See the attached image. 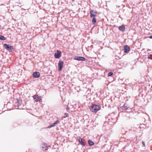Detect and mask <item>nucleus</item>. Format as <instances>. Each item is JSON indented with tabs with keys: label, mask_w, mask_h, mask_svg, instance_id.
Returning <instances> with one entry per match:
<instances>
[{
	"label": "nucleus",
	"mask_w": 152,
	"mask_h": 152,
	"mask_svg": "<svg viewBox=\"0 0 152 152\" xmlns=\"http://www.w3.org/2000/svg\"><path fill=\"white\" fill-rule=\"evenodd\" d=\"M34 99L35 100V101L37 102H40L42 100L41 97L38 96L37 95H35L33 96Z\"/></svg>",
	"instance_id": "6"
},
{
	"label": "nucleus",
	"mask_w": 152,
	"mask_h": 152,
	"mask_svg": "<svg viewBox=\"0 0 152 152\" xmlns=\"http://www.w3.org/2000/svg\"><path fill=\"white\" fill-rule=\"evenodd\" d=\"M61 52L59 50H57V52L54 54V56L56 58H59L61 56Z\"/></svg>",
	"instance_id": "4"
},
{
	"label": "nucleus",
	"mask_w": 152,
	"mask_h": 152,
	"mask_svg": "<svg viewBox=\"0 0 152 152\" xmlns=\"http://www.w3.org/2000/svg\"><path fill=\"white\" fill-rule=\"evenodd\" d=\"M17 104H17V105L18 106V107L19 105H20V104H19V102H17Z\"/></svg>",
	"instance_id": "22"
},
{
	"label": "nucleus",
	"mask_w": 152,
	"mask_h": 152,
	"mask_svg": "<svg viewBox=\"0 0 152 152\" xmlns=\"http://www.w3.org/2000/svg\"><path fill=\"white\" fill-rule=\"evenodd\" d=\"M41 147L42 150L45 151L47 150L49 146L45 143H43L41 144Z\"/></svg>",
	"instance_id": "7"
},
{
	"label": "nucleus",
	"mask_w": 152,
	"mask_h": 152,
	"mask_svg": "<svg viewBox=\"0 0 152 152\" xmlns=\"http://www.w3.org/2000/svg\"><path fill=\"white\" fill-rule=\"evenodd\" d=\"M96 22V19L94 17L93 18L92 20V23L93 24H94Z\"/></svg>",
	"instance_id": "14"
},
{
	"label": "nucleus",
	"mask_w": 152,
	"mask_h": 152,
	"mask_svg": "<svg viewBox=\"0 0 152 152\" xmlns=\"http://www.w3.org/2000/svg\"><path fill=\"white\" fill-rule=\"evenodd\" d=\"M64 64L63 62L61 60H60L58 63V70L60 71L62 69Z\"/></svg>",
	"instance_id": "3"
},
{
	"label": "nucleus",
	"mask_w": 152,
	"mask_h": 152,
	"mask_svg": "<svg viewBox=\"0 0 152 152\" xmlns=\"http://www.w3.org/2000/svg\"><path fill=\"white\" fill-rule=\"evenodd\" d=\"M142 144L144 146H145V143H142Z\"/></svg>",
	"instance_id": "25"
},
{
	"label": "nucleus",
	"mask_w": 152,
	"mask_h": 152,
	"mask_svg": "<svg viewBox=\"0 0 152 152\" xmlns=\"http://www.w3.org/2000/svg\"><path fill=\"white\" fill-rule=\"evenodd\" d=\"M90 17L91 18H94L95 17H96L97 16L96 15V12L92 10H91L90 12Z\"/></svg>",
	"instance_id": "10"
},
{
	"label": "nucleus",
	"mask_w": 152,
	"mask_h": 152,
	"mask_svg": "<svg viewBox=\"0 0 152 152\" xmlns=\"http://www.w3.org/2000/svg\"><path fill=\"white\" fill-rule=\"evenodd\" d=\"M124 50L125 53H127L129 52L130 50L129 47L128 45H125L124 47Z\"/></svg>",
	"instance_id": "8"
},
{
	"label": "nucleus",
	"mask_w": 152,
	"mask_h": 152,
	"mask_svg": "<svg viewBox=\"0 0 152 152\" xmlns=\"http://www.w3.org/2000/svg\"><path fill=\"white\" fill-rule=\"evenodd\" d=\"M101 108V107L99 105L96 104H92L90 107V109L92 112L96 113Z\"/></svg>",
	"instance_id": "1"
},
{
	"label": "nucleus",
	"mask_w": 152,
	"mask_h": 152,
	"mask_svg": "<svg viewBox=\"0 0 152 152\" xmlns=\"http://www.w3.org/2000/svg\"><path fill=\"white\" fill-rule=\"evenodd\" d=\"M113 73L112 72H110L108 73V76H111L113 75Z\"/></svg>",
	"instance_id": "16"
},
{
	"label": "nucleus",
	"mask_w": 152,
	"mask_h": 152,
	"mask_svg": "<svg viewBox=\"0 0 152 152\" xmlns=\"http://www.w3.org/2000/svg\"><path fill=\"white\" fill-rule=\"evenodd\" d=\"M58 122H59V121L58 120L56 121L55 123H53V124H51V125H50L49 128L53 127L55 126L56 125L58 124Z\"/></svg>",
	"instance_id": "12"
},
{
	"label": "nucleus",
	"mask_w": 152,
	"mask_h": 152,
	"mask_svg": "<svg viewBox=\"0 0 152 152\" xmlns=\"http://www.w3.org/2000/svg\"><path fill=\"white\" fill-rule=\"evenodd\" d=\"M88 142H94L91 140H88Z\"/></svg>",
	"instance_id": "20"
},
{
	"label": "nucleus",
	"mask_w": 152,
	"mask_h": 152,
	"mask_svg": "<svg viewBox=\"0 0 152 152\" xmlns=\"http://www.w3.org/2000/svg\"><path fill=\"white\" fill-rule=\"evenodd\" d=\"M142 142L144 143V142H144L142 141Z\"/></svg>",
	"instance_id": "26"
},
{
	"label": "nucleus",
	"mask_w": 152,
	"mask_h": 152,
	"mask_svg": "<svg viewBox=\"0 0 152 152\" xmlns=\"http://www.w3.org/2000/svg\"><path fill=\"white\" fill-rule=\"evenodd\" d=\"M5 48L8 51L12 52L14 50V48L11 45L9 44H5L4 45Z\"/></svg>",
	"instance_id": "2"
},
{
	"label": "nucleus",
	"mask_w": 152,
	"mask_h": 152,
	"mask_svg": "<svg viewBox=\"0 0 152 152\" xmlns=\"http://www.w3.org/2000/svg\"><path fill=\"white\" fill-rule=\"evenodd\" d=\"M33 76L34 78H38L40 76V73L39 72H34L33 73Z\"/></svg>",
	"instance_id": "9"
},
{
	"label": "nucleus",
	"mask_w": 152,
	"mask_h": 152,
	"mask_svg": "<svg viewBox=\"0 0 152 152\" xmlns=\"http://www.w3.org/2000/svg\"><path fill=\"white\" fill-rule=\"evenodd\" d=\"M148 58L149 59H150L151 60H152V55L150 54L149 56H148Z\"/></svg>",
	"instance_id": "18"
},
{
	"label": "nucleus",
	"mask_w": 152,
	"mask_h": 152,
	"mask_svg": "<svg viewBox=\"0 0 152 152\" xmlns=\"http://www.w3.org/2000/svg\"><path fill=\"white\" fill-rule=\"evenodd\" d=\"M79 142H84L83 141L82 139L80 137H79Z\"/></svg>",
	"instance_id": "19"
},
{
	"label": "nucleus",
	"mask_w": 152,
	"mask_h": 152,
	"mask_svg": "<svg viewBox=\"0 0 152 152\" xmlns=\"http://www.w3.org/2000/svg\"><path fill=\"white\" fill-rule=\"evenodd\" d=\"M149 38L150 39H152V35L150 36Z\"/></svg>",
	"instance_id": "24"
},
{
	"label": "nucleus",
	"mask_w": 152,
	"mask_h": 152,
	"mask_svg": "<svg viewBox=\"0 0 152 152\" xmlns=\"http://www.w3.org/2000/svg\"><path fill=\"white\" fill-rule=\"evenodd\" d=\"M81 144L83 145H85V143H81Z\"/></svg>",
	"instance_id": "23"
},
{
	"label": "nucleus",
	"mask_w": 152,
	"mask_h": 152,
	"mask_svg": "<svg viewBox=\"0 0 152 152\" xmlns=\"http://www.w3.org/2000/svg\"><path fill=\"white\" fill-rule=\"evenodd\" d=\"M5 39V38L4 36L0 35V39L2 40H4Z\"/></svg>",
	"instance_id": "15"
},
{
	"label": "nucleus",
	"mask_w": 152,
	"mask_h": 152,
	"mask_svg": "<svg viewBox=\"0 0 152 152\" xmlns=\"http://www.w3.org/2000/svg\"><path fill=\"white\" fill-rule=\"evenodd\" d=\"M68 114L67 113H64L63 117L64 118H66V117H68Z\"/></svg>",
	"instance_id": "17"
},
{
	"label": "nucleus",
	"mask_w": 152,
	"mask_h": 152,
	"mask_svg": "<svg viewBox=\"0 0 152 152\" xmlns=\"http://www.w3.org/2000/svg\"><path fill=\"white\" fill-rule=\"evenodd\" d=\"M119 29L123 32L125 30V28L124 26H121L119 27Z\"/></svg>",
	"instance_id": "13"
},
{
	"label": "nucleus",
	"mask_w": 152,
	"mask_h": 152,
	"mask_svg": "<svg viewBox=\"0 0 152 152\" xmlns=\"http://www.w3.org/2000/svg\"><path fill=\"white\" fill-rule=\"evenodd\" d=\"M74 59L78 61H85L86 59L84 57L80 56H75L74 57Z\"/></svg>",
	"instance_id": "5"
},
{
	"label": "nucleus",
	"mask_w": 152,
	"mask_h": 152,
	"mask_svg": "<svg viewBox=\"0 0 152 152\" xmlns=\"http://www.w3.org/2000/svg\"><path fill=\"white\" fill-rule=\"evenodd\" d=\"M129 107L128 104H124V105L121 107V109L123 111L125 110L126 109Z\"/></svg>",
	"instance_id": "11"
},
{
	"label": "nucleus",
	"mask_w": 152,
	"mask_h": 152,
	"mask_svg": "<svg viewBox=\"0 0 152 152\" xmlns=\"http://www.w3.org/2000/svg\"><path fill=\"white\" fill-rule=\"evenodd\" d=\"M90 145L92 146L94 145V143H88Z\"/></svg>",
	"instance_id": "21"
},
{
	"label": "nucleus",
	"mask_w": 152,
	"mask_h": 152,
	"mask_svg": "<svg viewBox=\"0 0 152 152\" xmlns=\"http://www.w3.org/2000/svg\"><path fill=\"white\" fill-rule=\"evenodd\" d=\"M151 88H152V86H151Z\"/></svg>",
	"instance_id": "27"
}]
</instances>
